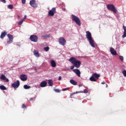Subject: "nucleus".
<instances>
[{
	"label": "nucleus",
	"mask_w": 126,
	"mask_h": 126,
	"mask_svg": "<svg viewBox=\"0 0 126 126\" xmlns=\"http://www.w3.org/2000/svg\"><path fill=\"white\" fill-rule=\"evenodd\" d=\"M106 87H108V85L107 84H106Z\"/></svg>",
	"instance_id": "47"
},
{
	"label": "nucleus",
	"mask_w": 126,
	"mask_h": 126,
	"mask_svg": "<svg viewBox=\"0 0 126 126\" xmlns=\"http://www.w3.org/2000/svg\"><path fill=\"white\" fill-rule=\"evenodd\" d=\"M0 89L1 90H6V88L4 86H0Z\"/></svg>",
	"instance_id": "24"
},
{
	"label": "nucleus",
	"mask_w": 126,
	"mask_h": 126,
	"mask_svg": "<svg viewBox=\"0 0 126 126\" xmlns=\"http://www.w3.org/2000/svg\"><path fill=\"white\" fill-rule=\"evenodd\" d=\"M7 37L10 41H13V36L10 34H7Z\"/></svg>",
	"instance_id": "20"
},
{
	"label": "nucleus",
	"mask_w": 126,
	"mask_h": 126,
	"mask_svg": "<svg viewBox=\"0 0 126 126\" xmlns=\"http://www.w3.org/2000/svg\"><path fill=\"white\" fill-rule=\"evenodd\" d=\"M48 84H49V86H53V85H54V83L53 82V80H48Z\"/></svg>",
	"instance_id": "22"
},
{
	"label": "nucleus",
	"mask_w": 126,
	"mask_h": 126,
	"mask_svg": "<svg viewBox=\"0 0 126 126\" xmlns=\"http://www.w3.org/2000/svg\"><path fill=\"white\" fill-rule=\"evenodd\" d=\"M24 21H25V19H23L21 21H19L18 23V24L19 25H21V24H22V23H23V22H24Z\"/></svg>",
	"instance_id": "26"
},
{
	"label": "nucleus",
	"mask_w": 126,
	"mask_h": 126,
	"mask_svg": "<svg viewBox=\"0 0 126 126\" xmlns=\"http://www.w3.org/2000/svg\"><path fill=\"white\" fill-rule=\"evenodd\" d=\"M18 18H20V16L18 15Z\"/></svg>",
	"instance_id": "46"
},
{
	"label": "nucleus",
	"mask_w": 126,
	"mask_h": 126,
	"mask_svg": "<svg viewBox=\"0 0 126 126\" xmlns=\"http://www.w3.org/2000/svg\"><path fill=\"white\" fill-rule=\"evenodd\" d=\"M56 8L53 7L52 9L48 11V15L49 16H54L55 15V13H56Z\"/></svg>",
	"instance_id": "8"
},
{
	"label": "nucleus",
	"mask_w": 126,
	"mask_h": 126,
	"mask_svg": "<svg viewBox=\"0 0 126 126\" xmlns=\"http://www.w3.org/2000/svg\"><path fill=\"white\" fill-rule=\"evenodd\" d=\"M50 34H45L42 35V38H43V39H48V38H50Z\"/></svg>",
	"instance_id": "23"
},
{
	"label": "nucleus",
	"mask_w": 126,
	"mask_h": 126,
	"mask_svg": "<svg viewBox=\"0 0 126 126\" xmlns=\"http://www.w3.org/2000/svg\"><path fill=\"white\" fill-rule=\"evenodd\" d=\"M0 1H1V2H3V3H5L6 2L5 0H0Z\"/></svg>",
	"instance_id": "37"
},
{
	"label": "nucleus",
	"mask_w": 126,
	"mask_h": 126,
	"mask_svg": "<svg viewBox=\"0 0 126 126\" xmlns=\"http://www.w3.org/2000/svg\"><path fill=\"white\" fill-rule=\"evenodd\" d=\"M122 73L124 75V76H125V77H126V70H124L122 71Z\"/></svg>",
	"instance_id": "29"
},
{
	"label": "nucleus",
	"mask_w": 126,
	"mask_h": 126,
	"mask_svg": "<svg viewBox=\"0 0 126 126\" xmlns=\"http://www.w3.org/2000/svg\"><path fill=\"white\" fill-rule=\"evenodd\" d=\"M0 79H1V80H3L4 81H5L6 82H8V81H9V80L6 78V77H5V75H4V74H2L1 75Z\"/></svg>",
	"instance_id": "12"
},
{
	"label": "nucleus",
	"mask_w": 126,
	"mask_h": 126,
	"mask_svg": "<svg viewBox=\"0 0 126 126\" xmlns=\"http://www.w3.org/2000/svg\"><path fill=\"white\" fill-rule=\"evenodd\" d=\"M44 50L45 52H48V51H49V50H50V47H44Z\"/></svg>",
	"instance_id": "28"
},
{
	"label": "nucleus",
	"mask_w": 126,
	"mask_h": 126,
	"mask_svg": "<svg viewBox=\"0 0 126 126\" xmlns=\"http://www.w3.org/2000/svg\"><path fill=\"white\" fill-rule=\"evenodd\" d=\"M22 108L23 109H24V108L27 109V107H26V105H25V104H22Z\"/></svg>",
	"instance_id": "31"
},
{
	"label": "nucleus",
	"mask_w": 126,
	"mask_h": 126,
	"mask_svg": "<svg viewBox=\"0 0 126 126\" xmlns=\"http://www.w3.org/2000/svg\"><path fill=\"white\" fill-rule=\"evenodd\" d=\"M58 80H62V76H59Z\"/></svg>",
	"instance_id": "41"
},
{
	"label": "nucleus",
	"mask_w": 126,
	"mask_h": 126,
	"mask_svg": "<svg viewBox=\"0 0 126 126\" xmlns=\"http://www.w3.org/2000/svg\"><path fill=\"white\" fill-rule=\"evenodd\" d=\"M74 66H74V65H73V66H70V69H73V68H74Z\"/></svg>",
	"instance_id": "39"
},
{
	"label": "nucleus",
	"mask_w": 126,
	"mask_h": 126,
	"mask_svg": "<svg viewBox=\"0 0 126 126\" xmlns=\"http://www.w3.org/2000/svg\"><path fill=\"white\" fill-rule=\"evenodd\" d=\"M63 10H64H64H65V8H63Z\"/></svg>",
	"instance_id": "45"
},
{
	"label": "nucleus",
	"mask_w": 126,
	"mask_h": 126,
	"mask_svg": "<svg viewBox=\"0 0 126 126\" xmlns=\"http://www.w3.org/2000/svg\"><path fill=\"white\" fill-rule=\"evenodd\" d=\"M82 86V84H80L79 85V87H81Z\"/></svg>",
	"instance_id": "43"
},
{
	"label": "nucleus",
	"mask_w": 126,
	"mask_h": 126,
	"mask_svg": "<svg viewBox=\"0 0 126 126\" xmlns=\"http://www.w3.org/2000/svg\"><path fill=\"white\" fill-rule=\"evenodd\" d=\"M55 92H57V93H60V92H61V91H60V90H59V89H55Z\"/></svg>",
	"instance_id": "34"
},
{
	"label": "nucleus",
	"mask_w": 126,
	"mask_h": 126,
	"mask_svg": "<svg viewBox=\"0 0 126 126\" xmlns=\"http://www.w3.org/2000/svg\"><path fill=\"white\" fill-rule=\"evenodd\" d=\"M12 43V40H9L7 42V44L9 45V44H11Z\"/></svg>",
	"instance_id": "32"
},
{
	"label": "nucleus",
	"mask_w": 126,
	"mask_h": 126,
	"mask_svg": "<svg viewBox=\"0 0 126 126\" xmlns=\"http://www.w3.org/2000/svg\"><path fill=\"white\" fill-rule=\"evenodd\" d=\"M40 87H46V86H47V82H46L45 81H44L41 82L40 84Z\"/></svg>",
	"instance_id": "17"
},
{
	"label": "nucleus",
	"mask_w": 126,
	"mask_h": 126,
	"mask_svg": "<svg viewBox=\"0 0 126 126\" xmlns=\"http://www.w3.org/2000/svg\"><path fill=\"white\" fill-rule=\"evenodd\" d=\"M30 40H31L32 42L36 43L38 42V36L36 35H32L30 36Z\"/></svg>",
	"instance_id": "6"
},
{
	"label": "nucleus",
	"mask_w": 126,
	"mask_h": 126,
	"mask_svg": "<svg viewBox=\"0 0 126 126\" xmlns=\"http://www.w3.org/2000/svg\"><path fill=\"white\" fill-rule=\"evenodd\" d=\"M69 62L73 64V65L76 67V68H79L80 65H81V62L76 60V58L74 57H71L69 59Z\"/></svg>",
	"instance_id": "1"
},
{
	"label": "nucleus",
	"mask_w": 126,
	"mask_h": 126,
	"mask_svg": "<svg viewBox=\"0 0 126 126\" xmlns=\"http://www.w3.org/2000/svg\"><path fill=\"white\" fill-rule=\"evenodd\" d=\"M70 83L73 85H77V82H76L74 80H70Z\"/></svg>",
	"instance_id": "21"
},
{
	"label": "nucleus",
	"mask_w": 126,
	"mask_h": 126,
	"mask_svg": "<svg viewBox=\"0 0 126 126\" xmlns=\"http://www.w3.org/2000/svg\"><path fill=\"white\" fill-rule=\"evenodd\" d=\"M86 33V37L89 41L91 46H92L93 48H95L94 40H93V38H92V34H91V32H90L89 31H87Z\"/></svg>",
	"instance_id": "2"
},
{
	"label": "nucleus",
	"mask_w": 126,
	"mask_h": 126,
	"mask_svg": "<svg viewBox=\"0 0 126 126\" xmlns=\"http://www.w3.org/2000/svg\"><path fill=\"white\" fill-rule=\"evenodd\" d=\"M119 59H120V60H121V61H124V57H123L122 56H120L119 57Z\"/></svg>",
	"instance_id": "33"
},
{
	"label": "nucleus",
	"mask_w": 126,
	"mask_h": 126,
	"mask_svg": "<svg viewBox=\"0 0 126 126\" xmlns=\"http://www.w3.org/2000/svg\"><path fill=\"white\" fill-rule=\"evenodd\" d=\"M24 19H26V15H25V17H24Z\"/></svg>",
	"instance_id": "44"
},
{
	"label": "nucleus",
	"mask_w": 126,
	"mask_h": 126,
	"mask_svg": "<svg viewBox=\"0 0 126 126\" xmlns=\"http://www.w3.org/2000/svg\"><path fill=\"white\" fill-rule=\"evenodd\" d=\"M20 79L22 81H26L27 80V75L25 74L20 75Z\"/></svg>",
	"instance_id": "11"
},
{
	"label": "nucleus",
	"mask_w": 126,
	"mask_h": 126,
	"mask_svg": "<svg viewBox=\"0 0 126 126\" xmlns=\"http://www.w3.org/2000/svg\"><path fill=\"white\" fill-rule=\"evenodd\" d=\"M50 63L52 67H56V66H57V63H56V62L54 60H51L50 62Z\"/></svg>",
	"instance_id": "15"
},
{
	"label": "nucleus",
	"mask_w": 126,
	"mask_h": 126,
	"mask_svg": "<svg viewBox=\"0 0 126 126\" xmlns=\"http://www.w3.org/2000/svg\"><path fill=\"white\" fill-rule=\"evenodd\" d=\"M33 54L36 57V58H39V57H40L39 51L36 50H33Z\"/></svg>",
	"instance_id": "16"
},
{
	"label": "nucleus",
	"mask_w": 126,
	"mask_h": 126,
	"mask_svg": "<svg viewBox=\"0 0 126 126\" xmlns=\"http://www.w3.org/2000/svg\"><path fill=\"white\" fill-rule=\"evenodd\" d=\"M30 86L27 85H25L24 86V89H30Z\"/></svg>",
	"instance_id": "27"
},
{
	"label": "nucleus",
	"mask_w": 126,
	"mask_h": 126,
	"mask_svg": "<svg viewBox=\"0 0 126 126\" xmlns=\"http://www.w3.org/2000/svg\"><path fill=\"white\" fill-rule=\"evenodd\" d=\"M72 21H74L77 25H78V26H81V22L79 18L74 15H72Z\"/></svg>",
	"instance_id": "4"
},
{
	"label": "nucleus",
	"mask_w": 126,
	"mask_h": 126,
	"mask_svg": "<svg viewBox=\"0 0 126 126\" xmlns=\"http://www.w3.org/2000/svg\"><path fill=\"white\" fill-rule=\"evenodd\" d=\"M69 88H67L63 90V91H65L66 90H68Z\"/></svg>",
	"instance_id": "38"
},
{
	"label": "nucleus",
	"mask_w": 126,
	"mask_h": 126,
	"mask_svg": "<svg viewBox=\"0 0 126 126\" xmlns=\"http://www.w3.org/2000/svg\"><path fill=\"white\" fill-rule=\"evenodd\" d=\"M101 84H106V82H105V81H103V82L101 83Z\"/></svg>",
	"instance_id": "42"
},
{
	"label": "nucleus",
	"mask_w": 126,
	"mask_h": 126,
	"mask_svg": "<svg viewBox=\"0 0 126 126\" xmlns=\"http://www.w3.org/2000/svg\"><path fill=\"white\" fill-rule=\"evenodd\" d=\"M107 8L108 10H111V11H113L114 13H117L118 12V10L116 9V7L113 4H109L107 5Z\"/></svg>",
	"instance_id": "5"
},
{
	"label": "nucleus",
	"mask_w": 126,
	"mask_h": 126,
	"mask_svg": "<svg viewBox=\"0 0 126 126\" xmlns=\"http://www.w3.org/2000/svg\"><path fill=\"white\" fill-rule=\"evenodd\" d=\"M26 2V0H22V3H23V4H25Z\"/></svg>",
	"instance_id": "35"
},
{
	"label": "nucleus",
	"mask_w": 126,
	"mask_h": 126,
	"mask_svg": "<svg viewBox=\"0 0 126 126\" xmlns=\"http://www.w3.org/2000/svg\"><path fill=\"white\" fill-rule=\"evenodd\" d=\"M36 99V97H32L30 99V101H33V100H35Z\"/></svg>",
	"instance_id": "36"
},
{
	"label": "nucleus",
	"mask_w": 126,
	"mask_h": 126,
	"mask_svg": "<svg viewBox=\"0 0 126 126\" xmlns=\"http://www.w3.org/2000/svg\"><path fill=\"white\" fill-rule=\"evenodd\" d=\"M101 76L100 74H97L96 73H93L91 77L90 78V80L91 81H93V82H96L98 79H99V77Z\"/></svg>",
	"instance_id": "3"
},
{
	"label": "nucleus",
	"mask_w": 126,
	"mask_h": 126,
	"mask_svg": "<svg viewBox=\"0 0 126 126\" xmlns=\"http://www.w3.org/2000/svg\"><path fill=\"white\" fill-rule=\"evenodd\" d=\"M58 42L60 45H62V46H64L65 44L66 43V41H65V39H64V38L63 37H61L59 39Z\"/></svg>",
	"instance_id": "7"
},
{
	"label": "nucleus",
	"mask_w": 126,
	"mask_h": 126,
	"mask_svg": "<svg viewBox=\"0 0 126 126\" xmlns=\"http://www.w3.org/2000/svg\"><path fill=\"white\" fill-rule=\"evenodd\" d=\"M79 93H88V90L87 89H85L84 92H80Z\"/></svg>",
	"instance_id": "30"
},
{
	"label": "nucleus",
	"mask_w": 126,
	"mask_h": 126,
	"mask_svg": "<svg viewBox=\"0 0 126 126\" xmlns=\"http://www.w3.org/2000/svg\"><path fill=\"white\" fill-rule=\"evenodd\" d=\"M6 34H7V33H6L5 32H1V35H0L1 39H3V38H4V37H5V36H6Z\"/></svg>",
	"instance_id": "19"
},
{
	"label": "nucleus",
	"mask_w": 126,
	"mask_h": 126,
	"mask_svg": "<svg viewBox=\"0 0 126 126\" xmlns=\"http://www.w3.org/2000/svg\"><path fill=\"white\" fill-rule=\"evenodd\" d=\"M110 53L114 56H117V51L113 47L110 48Z\"/></svg>",
	"instance_id": "14"
},
{
	"label": "nucleus",
	"mask_w": 126,
	"mask_h": 126,
	"mask_svg": "<svg viewBox=\"0 0 126 126\" xmlns=\"http://www.w3.org/2000/svg\"><path fill=\"white\" fill-rule=\"evenodd\" d=\"M73 72L76 73V74H77V75H78V76H79L80 77V74L81 73L80 72V71L79 70V69H73Z\"/></svg>",
	"instance_id": "13"
},
{
	"label": "nucleus",
	"mask_w": 126,
	"mask_h": 126,
	"mask_svg": "<svg viewBox=\"0 0 126 126\" xmlns=\"http://www.w3.org/2000/svg\"><path fill=\"white\" fill-rule=\"evenodd\" d=\"M30 4L32 7H37L38 6V4L36 3V0H32L30 2Z\"/></svg>",
	"instance_id": "10"
},
{
	"label": "nucleus",
	"mask_w": 126,
	"mask_h": 126,
	"mask_svg": "<svg viewBox=\"0 0 126 126\" xmlns=\"http://www.w3.org/2000/svg\"><path fill=\"white\" fill-rule=\"evenodd\" d=\"M7 7L9 9H12L13 8V5L12 4H9L7 5Z\"/></svg>",
	"instance_id": "25"
},
{
	"label": "nucleus",
	"mask_w": 126,
	"mask_h": 126,
	"mask_svg": "<svg viewBox=\"0 0 126 126\" xmlns=\"http://www.w3.org/2000/svg\"><path fill=\"white\" fill-rule=\"evenodd\" d=\"M123 28L124 30V34L123 35L122 37L123 38H126V27L125 26H123Z\"/></svg>",
	"instance_id": "18"
},
{
	"label": "nucleus",
	"mask_w": 126,
	"mask_h": 126,
	"mask_svg": "<svg viewBox=\"0 0 126 126\" xmlns=\"http://www.w3.org/2000/svg\"><path fill=\"white\" fill-rule=\"evenodd\" d=\"M19 85H20V82H19V80H17L12 84V86L13 88H18Z\"/></svg>",
	"instance_id": "9"
},
{
	"label": "nucleus",
	"mask_w": 126,
	"mask_h": 126,
	"mask_svg": "<svg viewBox=\"0 0 126 126\" xmlns=\"http://www.w3.org/2000/svg\"><path fill=\"white\" fill-rule=\"evenodd\" d=\"M77 93H78V92H76V93H74L73 94H71V96H72V95H74V94H77Z\"/></svg>",
	"instance_id": "40"
}]
</instances>
